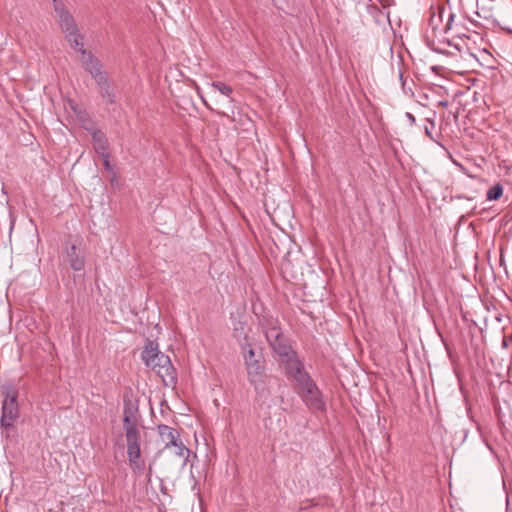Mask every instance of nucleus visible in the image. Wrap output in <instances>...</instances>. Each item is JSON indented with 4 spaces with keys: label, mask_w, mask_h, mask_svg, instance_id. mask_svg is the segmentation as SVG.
Returning a JSON list of instances; mask_svg holds the SVG:
<instances>
[{
    "label": "nucleus",
    "mask_w": 512,
    "mask_h": 512,
    "mask_svg": "<svg viewBox=\"0 0 512 512\" xmlns=\"http://www.w3.org/2000/svg\"><path fill=\"white\" fill-rule=\"evenodd\" d=\"M123 430L126 441L127 457L133 473L141 475L144 471V461L141 460V429L139 426V411L132 404H126L123 409Z\"/></svg>",
    "instance_id": "f257e3e1"
},
{
    "label": "nucleus",
    "mask_w": 512,
    "mask_h": 512,
    "mask_svg": "<svg viewBox=\"0 0 512 512\" xmlns=\"http://www.w3.org/2000/svg\"><path fill=\"white\" fill-rule=\"evenodd\" d=\"M53 6L58 24L62 32L65 34L66 40L70 43L72 49L80 52L81 60L83 58V51L86 50L83 47V37L79 33L73 16L66 9L64 3L61 0H53Z\"/></svg>",
    "instance_id": "f03ea898"
},
{
    "label": "nucleus",
    "mask_w": 512,
    "mask_h": 512,
    "mask_svg": "<svg viewBox=\"0 0 512 512\" xmlns=\"http://www.w3.org/2000/svg\"><path fill=\"white\" fill-rule=\"evenodd\" d=\"M81 62L85 70L94 78L99 86L102 97L107 99L109 103H112L114 101L113 96L109 92L108 81L105 73L101 70L99 60L95 58L91 52L83 51Z\"/></svg>",
    "instance_id": "7ed1b4c3"
},
{
    "label": "nucleus",
    "mask_w": 512,
    "mask_h": 512,
    "mask_svg": "<svg viewBox=\"0 0 512 512\" xmlns=\"http://www.w3.org/2000/svg\"><path fill=\"white\" fill-rule=\"evenodd\" d=\"M18 393L16 390L7 389L5 398L2 402L0 425L5 428H11L19 417V406L17 402Z\"/></svg>",
    "instance_id": "20e7f679"
},
{
    "label": "nucleus",
    "mask_w": 512,
    "mask_h": 512,
    "mask_svg": "<svg viewBox=\"0 0 512 512\" xmlns=\"http://www.w3.org/2000/svg\"><path fill=\"white\" fill-rule=\"evenodd\" d=\"M298 389V393L302 400L310 409L318 411L325 409V403L322 401L321 392L311 377L301 385H298Z\"/></svg>",
    "instance_id": "39448f33"
},
{
    "label": "nucleus",
    "mask_w": 512,
    "mask_h": 512,
    "mask_svg": "<svg viewBox=\"0 0 512 512\" xmlns=\"http://www.w3.org/2000/svg\"><path fill=\"white\" fill-rule=\"evenodd\" d=\"M265 335L270 347L278 356L279 361L283 358H287L288 355H292L294 352L278 327H270L266 330Z\"/></svg>",
    "instance_id": "423d86ee"
},
{
    "label": "nucleus",
    "mask_w": 512,
    "mask_h": 512,
    "mask_svg": "<svg viewBox=\"0 0 512 512\" xmlns=\"http://www.w3.org/2000/svg\"><path fill=\"white\" fill-rule=\"evenodd\" d=\"M146 366L155 371L162 378L165 385L175 383V370L167 355L163 353L154 355V359L151 364H146Z\"/></svg>",
    "instance_id": "0eeeda50"
},
{
    "label": "nucleus",
    "mask_w": 512,
    "mask_h": 512,
    "mask_svg": "<svg viewBox=\"0 0 512 512\" xmlns=\"http://www.w3.org/2000/svg\"><path fill=\"white\" fill-rule=\"evenodd\" d=\"M280 362L285 366L287 375L297 383V386L310 378L295 352L292 355H288L287 358L281 359Z\"/></svg>",
    "instance_id": "6e6552de"
},
{
    "label": "nucleus",
    "mask_w": 512,
    "mask_h": 512,
    "mask_svg": "<svg viewBox=\"0 0 512 512\" xmlns=\"http://www.w3.org/2000/svg\"><path fill=\"white\" fill-rule=\"evenodd\" d=\"M245 369L250 384L255 388L256 392L259 393L264 389V365L256 359L250 362L247 361V363H245Z\"/></svg>",
    "instance_id": "1a4fd4ad"
},
{
    "label": "nucleus",
    "mask_w": 512,
    "mask_h": 512,
    "mask_svg": "<svg viewBox=\"0 0 512 512\" xmlns=\"http://www.w3.org/2000/svg\"><path fill=\"white\" fill-rule=\"evenodd\" d=\"M442 31L446 34H451L453 38L464 40L469 39L467 35V28L463 24V19H456V15L451 11H448L447 20L444 24Z\"/></svg>",
    "instance_id": "9d476101"
},
{
    "label": "nucleus",
    "mask_w": 512,
    "mask_h": 512,
    "mask_svg": "<svg viewBox=\"0 0 512 512\" xmlns=\"http://www.w3.org/2000/svg\"><path fill=\"white\" fill-rule=\"evenodd\" d=\"M65 259L74 271H81L85 266L84 252L76 244L66 248Z\"/></svg>",
    "instance_id": "9b49d317"
},
{
    "label": "nucleus",
    "mask_w": 512,
    "mask_h": 512,
    "mask_svg": "<svg viewBox=\"0 0 512 512\" xmlns=\"http://www.w3.org/2000/svg\"><path fill=\"white\" fill-rule=\"evenodd\" d=\"M157 432L164 449H171V445H175L176 441L180 439L179 432L168 425H158Z\"/></svg>",
    "instance_id": "f8f14e48"
},
{
    "label": "nucleus",
    "mask_w": 512,
    "mask_h": 512,
    "mask_svg": "<svg viewBox=\"0 0 512 512\" xmlns=\"http://www.w3.org/2000/svg\"><path fill=\"white\" fill-rule=\"evenodd\" d=\"M250 331L251 328L246 321L238 320L233 323V336L238 344L251 340L249 336Z\"/></svg>",
    "instance_id": "ddd939ff"
},
{
    "label": "nucleus",
    "mask_w": 512,
    "mask_h": 512,
    "mask_svg": "<svg viewBox=\"0 0 512 512\" xmlns=\"http://www.w3.org/2000/svg\"><path fill=\"white\" fill-rule=\"evenodd\" d=\"M92 141L94 150L99 156L106 155V153H108L107 139L101 130H92Z\"/></svg>",
    "instance_id": "4468645a"
},
{
    "label": "nucleus",
    "mask_w": 512,
    "mask_h": 512,
    "mask_svg": "<svg viewBox=\"0 0 512 512\" xmlns=\"http://www.w3.org/2000/svg\"><path fill=\"white\" fill-rule=\"evenodd\" d=\"M429 12L430 17L428 24L432 28L433 32H435L443 21V17L446 14V8L443 6L431 7Z\"/></svg>",
    "instance_id": "2eb2a0df"
},
{
    "label": "nucleus",
    "mask_w": 512,
    "mask_h": 512,
    "mask_svg": "<svg viewBox=\"0 0 512 512\" xmlns=\"http://www.w3.org/2000/svg\"><path fill=\"white\" fill-rule=\"evenodd\" d=\"M169 450L182 462V467L187 464L191 451L184 445L181 439L177 440L175 445H171Z\"/></svg>",
    "instance_id": "dca6fc26"
},
{
    "label": "nucleus",
    "mask_w": 512,
    "mask_h": 512,
    "mask_svg": "<svg viewBox=\"0 0 512 512\" xmlns=\"http://www.w3.org/2000/svg\"><path fill=\"white\" fill-rule=\"evenodd\" d=\"M368 12L378 25L383 24L389 19V13L384 8L380 9L377 6L371 5L368 6Z\"/></svg>",
    "instance_id": "f3484780"
},
{
    "label": "nucleus",
    "mask_w": 512,
    "mask_h": 512,
    "mask_svg": "<svg viewBox=\"0 0 512 512\" xmlns=\"http://www.w3.org/2000/svg\"><path fill=\"white\" fill-rule=\"evenodd\" d=\"M70 104V107L74 110L77 118L80 120V122L82 123L83 127L86 129V130H89V131H92L94 130L92 128V122L91 120L89 119V116L88 114L83 111V110H77L76 108V104L72 101L69 102Z\"/></svg>",
    "instance_id": "a211bd4d"
},
{
    "label": "nucleus",
    "mask_w": 512,
    "mask_h": 512,
    "mask_svg": "<svg viewBox=\"0 0 512 512\" xmlns=\"http://www.w3.org/2000/svg\"><path fill=\"white\" fill-rule=\"evenodd\" d=\"M159 354H161V352L158 350L157 345H154L153 342L149 341L142 353V359L145 364H151L154 359V355Z\"/></svg>",
    "instance_id": "6ab92c4d"
},
{
    "label": "nucleus",
    "mask_w": 512,
    "mask_h": 512,
    "mask_svg": "<svg viewBox=\"0 0 512 512\" xmlns=\"http://www.w3.org/2000/svg\"><path fill=\"white\" fill-rule=\"evenodd\" d=\"M210 86L214 90L218 91L220 94L228 97L231 102H234V99L231 97L232 93H233V88L231 86H229V85H227V84H225L224 82H221V81L211 82Z\"/></svg>",
    "instance_id": "aec40b11"
},
{
    "label": "nucleus",
    "mask_w": 512,
    "mask_h": 512,
    "mask_svg": "<svg viewBox=\"0 0 512 512\" xmlns=\"http://www.w3.org/2000/svg\"><path fill=\"white\" fill-rule=\"evenodd\" d=\"M239 346L241 348V353H242V356L244 359V364L247 363V361L250 362V361L257 359L255 357V351L252 347L251 340L247 341V342H243L242 344H239Z\"/></svg>",
    "instance_id": "412c9836"
},
{
    "label": "nucleus",
    "mask_w": 512,
    "mask_h": 512,
    "mask_svg": "<svg viewBox=\"0 0 512 512\" xmlns=\"http://www.w3.org/2000/svg\"><path fill=\"white\" fill-rule=\"evenodd\" d=\"M503 193V187L500 184H495L487 191V199L490 201L498 200Z\"/></svg>",
    "instance_id": "4be33fe9"
},
{
    "label": "nucleus",
    "mask_w": 512,
    "mask_h": 512,
    "mask_svg": "<svg viewBox=\"0 0 512 512\" xmlns=\"http://www.w3.org/2000/svg\"><path fill=\"white\" fill-rule=\"evenodd\" d=\"M196 92H197V95L201 98V100H202V102H203L204 106H205L207 109H209V110H211V111H214V110L212 109V107L210 106V104H209V103L206 101V99L203 97V95H202V91H201V89H200L199 87H196Z\"/></svg>",
    "instance_id": "5701e85b"
},
{
    "label": "nucleus",
    "mask_w": 512,
    "mask_h": 512,
    "mask_svg": "<svg viewBox=\"0 0 512 512\" xmlns=\"http://www.w3.org/2000/svg\"><path fill=\"white\" fill-rule=\"evenodd\" d=\"M429 123H430L431 128H429L428 126H425L424 131H425L426 136H428L431 140H434L431 129L434 128L435 123L432 120H429Z\"/></svg>",
    "instance_id": "b1692460"
},
{
    "label": "nucleus",
    "mask_w": 512,
    "mask_h": 512,
    "mask_svg": "<svg viewBox=\"0 0 512 512\" xmlns=\"http://www.w3.org/2000/svg\"><path fill=\"white\" fill-rule=\"evenodd\" d=\"M100 157L103 159V165L106 168V170H111L112 167L109 161V153H106V155H101Z\"/></svg>",
    "instance_id": "393cba45"
},
{
    "label": "nucleus",
    "mask_w": 512,
    "mask_h": 512,
    "mask_svg": "<svg viewBox=\"0 0 512 512\" xmlns=\"http://www.w3.org/2000/svg\"><path fill=\"white\" fill-rule=\"evenodd\" d=\"M406 116L412 123L415 122V117L411 113H407Z\"/></svg>",
    "instance_id": "a878e982"
},
{
    "label": "nucleus",
    "mask_w": 512,
    "mask_h": 512,
    "mask_svg": "<svg viewBox=\"0 0 512 512\" xmlns=\"http://www.w3.org/2000/svg\"><path fill=\"white\" fill-rule=\"evenodd\" d=\"M455 48H457L458 50H460V47L458 44H454Z\"/></svg>",
    "instance_id": "bb28decb"
},
{
    "label": "nucleus",
    "mask_w": 512,
    "mask_h": 512,
    "mask_svg": "<svg viewBox=\"0 0 512 512\" xmlns=\"http://www.w3.org/2000/svg\"><path fill=\"white\" fill-rule=\"evenodd\" d=\"M216 113L220 114V115H225L224 113H221L220 111H217Z\"/></svg>",
    "instance_id": "cd10ccee"
}]
</instances>
